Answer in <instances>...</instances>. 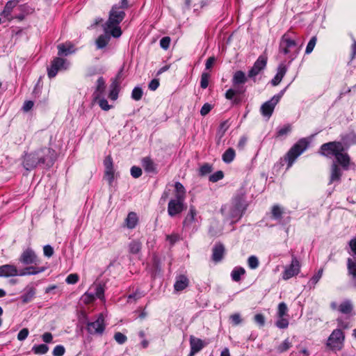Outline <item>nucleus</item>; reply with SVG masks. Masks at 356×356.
Here are the masks:
<instances>
[{"instance_id": "f257e3e1", "label": "nucleus", "mask_w": 356, "mask_h": 356, "mask_svg": "<svg viewBox=\"0 0 356 356\" xmlns=\"http://www.w3.org/2000/svg\"><path fill=\"white\" fill-rule=\"evenodd\" d=\"M129 7L128 0H121L120 4H115L112 6L108 19L103 25L104 33H110L113 38L120 37L122 31L119 25L125 17L124 10Z\"/></svg>"}, {"instance_id": "f03ea898", "label": "nucleus", "mask_w": 356, "mask_h": 356, "mask_svg": "<svg viewBox=\"0 0 356 356\" xmlns=\"http://www.w3.org/2000/svg\"><path fill=\"white\" fill-rule=\"evenodd\" d=\"M344 146L340 142H330L321 147V154L325 156H334L337 161L345 169H348L350 164V157L344 152Z\"/></svg>"}, {"instance_id": "7ed1b4c3", "label": "nucleus", "mask_w": 356, "mask_h": 356, "mask_svg": "<svg viewBox=\"0 0 356 356\" xmlns=\"http://www.w3.org/2000/svg\"><path fill=\"white\" fill-rule=\"evenodd\" d=\"M54 151L50 148L44 147L30 154H26L24 156L23 166L27 170H31L40 163H44L48 161L49 157L53 155Z\"/></svg>"}, {"instance_id": "20e7f679", "label": "nucleus", "mask_w": 356, "mask_h": 356, "mask_svg": "<svg viewBox=\"0 0 356 356\" xmlns=\"http://www.w3.org/2000/svg\"><path fill=\"white\" fill-rule=\"evenodd\" d=\"M245 209L244 200L241 197L235 198L229 204L221 208V213L232 220H238Z\"/></svg>"}, {"instance_id": "39448f33", "label": "nucleus", "mask_w": 356, "mask_h": 356, "mask_svg": "<svg viewBox=\"0 0 356 356\" xmlns=\"http://www.w3.org/2000/svg\"><path fill=\"white\" fill-rule=\"evenodd\" d=\"M308 147V142L305 138L299 140L288 152L286 159L288 161V167L290 168L294 161L300 156Z\"/></svg>"}, {"instance_id": "423d86ee", "label": "nucleus", "mask_w": 356, "mask_h": 356, "mask_svg": "<svg viewBox=\"0 0 356 356\" xmlns=\"http://www.w3.org/2000/svg\"><path fill=\"white\" fill-rule=\"evenodd\" d=\"M345 336L340 329L334 330L327 339V346L332 350H339L343 346Z\"/></svg>"}, {"instance_id": "0eeeda50", "label": "nucleus", "mask_w": 356, "mask_h": 356, "mask_svg": "<svg viewBox=\"0 0 356 356\" xmlns=\"http://www.w3.org/2000/svg\"><path fill=\"white\" fill-rule=\"evenodd\" d=\"M282 95V92L280 95L273 96L269 101L266 102L261 105L260 111L263 116L267 118L268 119L270 118L273 113L275 106L279 102Z\"/></svg>"}, {"instance_id": "6e6552de", "label": "nucleus", "mask_w": 356, "mask_h": 356, "mask_svg": "<svg viewBox=\"0 0 356 356\" xmlns=\"http://www.w3.org/2000/svg\"><path fill=\"white\" fill-rule=\"evenodd\" d=\"M184 202V200H181L177 197L171 200L168 206V213L169 216L173 217L181 213L185 209Z\"/></svg>"}, {"instance_id": "1a4fd4ad", "label": "nucleus", "mask_w": 356, "mask_h": 356, "mask_svg": "<svg viewBox=\"0 0 356 356\" xmlns=\"http://www.w3.org/2000/svg\"><path fill=\"white\" fill-rule=\"evenodd\" d=\"M19 261L24 265L38 264L39 260L35 252L31 249L27 248L21 254Z\"/></svg>"}, {"instance_id": "9d476101", "label": "nucleus", "mask_w": 356, "mask_h": 356, "mask_svg": "<svg viewBox=\"0 0 356 356\" xmlns=\"http://www.w3.org/2000/svg\"><path fill=\"white\" fill-rule=\"evenodd\" d=\"M300 265L298 260L296 257H293L291 264L286 267L283 272L282 278L287 280L298 275L300 272Z\"/></svg>"}, {"instance_id": "9b49d317", "label": "nucleus", "mask_w": 356, "mask_h": 356, "mask_svg": "<svg viewBox=\"0 0 356 356\" xmlns=\"http://www.w3.org/2000/svg\"><path fill=\"white\" fill-rule=\"evenodd\" d=\"M104 328V318L102 314H99L95 321L88 324V330L90 334H102Z\"/></svg>"}, {"instance_id": "f8f14e48", "label": "nucleus", "mask_w": 356, "mask_h": 356, "mask_svg": "<svg viewBox=\"0 0 356 356\" xmlns=\"http://www.w3.org/2000/svg\"><path fill=\"white\" fill-rule=\"evenodd\" d=\"M267 63V58L264 56H260L254 63L252 67L248 72V76L253 78L256 76L262 70H264Z\"/></svg>"}, {"instance_id": "ddd939ff", "label": "nucleus", "mask_w": 356, "mask_h": 356, "mask_svg": "<svg viewBox=\"0 0 356 356\" xmlns=\"http://www.w3.org/2000/svg\"><path fill=\"white\" fill-rule=\"evenodd\" d=\"M65 63V60L58 57L55 58L51 62V66L48 68V76L53 78L56 75L59 70L66 69Z\"/></svg>"}, {"instance_id": "4468645a", "label": "nucleus", "mask_w": 356, "mask_h": 356, "mask_svg": "<svg viewBox=\"0 0 356 356\" xmlns=\"http://www.w3.org/2000/svg\"><path fill=\"white\" fill-rule=\"evenodd\" d=\"M296 45V41L291 39L287 33H285L281 38L280 50L283 54H287L290 51L289 49L295 47Z\"/></svg>"}, {"instance_id": "2eb2a0df", "label": "nucleus", "mask_w": 356, "mask_h": 356, "mask_svg": "<svg viewBox=\"0 0 356 356\" xmlns=\"http://www.w3.org/2000/svg\"><path fill=\"white\" fill-rule=\"evenodd\" d=\"M104 164L105 166V178L111 184L114 179V170L113 160L111 156L106 157Z\"/></svg>"}, {"instance_id": "dca6fc26", "label": "nucleus", "mask_w": 356, "mask_h": 356, "mask_svg": "<svg viewBox=\"0 0 356 356\" xmlns=\"http://www.w3.org/2000/svg\"><path fill=\"white\" fill-rule=\"evenodd\" d=\"M19 275L17 268L14 265L6 264L0 266V277Z\"/></svg>"}, {"instance_id": "f3484780", "label": "nucleus", "mask_w": 356, "mask_h": 356, "mask_svg": "<svg viewBox=\"0 0 356 356\" xmlns=\"http://www.w3.org/2000/svg\"><path fill=\"white\" fill-rule=\"evenodd\" d=\"M120 72L117 75L116 79L111 83L110 85L111 91L108 95V97L115 101L118 99V93L120 91V82L118 81V79H120Z\"/></svg>"}, {"instance_id": "a211bd4d", "label": "nucleus", "mask_w": 356, "mask_h": 356, "mask_svg": "<svg viewBox=\"0 0 356 356\" xmlns=\"http://www.w3.org/2000/svg\"><path fill=\"white\" fill-rule=\"evenodd\" d=\"M189 284V280L186 276L180 275L177 277L176 281L174 284L175 290L177 291H181L185 289Z\"/></svg>"}, {"instance_id": "6ab92c4d", "label": "nucleus", "mask_w": 356, "mask_h": 356, "mask_svg": "<svg viewBox=\"0 0 356 356\" xmlns=\"http://www.w3.org/2000/svg\"><path fill=\"white\" fill-rule=\"evenodd\" d=\"M19 3L18 0H12L9 1L6 3L3 11L1 15L6 18L8 20H11L10 15L13 10V8L17 5Z\"/></svg>"}, {"instance_id": "aec40b11", "label": "nucleus", "mask_w": 356, "mask_h": 356, "mask_svg": "<svg viewBox=\"0 0 356 356\" xmlns=\"http://www.w3.org/2000/svg\"><path fill=\"white\" fill-rule=\"evenodd\" d=\"M105 81L102 77H99L97 81L96 89L93 93L94 101L98 100L105 90Z\"/></svg>"}, {"instance_id": "412c9836", "label": "nucleus", "mask_w": 356, "mask_h": 356, "mask_svg": "<svg viewBox=\"0 0 356 356\" xmlns=\"http://www.w3.org/2000/svg\"><path fill=\"white\" fill-rule=\"evenodd\" d=\"M142 165L144 170L148 173L156 174L157 172L156 165L149 157L143 159Z\"/></svg>"}, {"instance_id": "4be33fe9", "label": "nucleus", "mask_w": 356, "mask_h": 356, "mask_svg": "<svg viewBox=\"0 0 356 356\" xmlns=\"http://www.w3.org/2000/svg\"><path fill=\"white\" fill-rule=\"evenodd\" d=\"M286 72V68L284 65H280L278 67L277 72L275 77L272 79L271 83L273 86H277L278 85L282 79H283L284 76L285 75Z\"/></svg>"}, {"instance_id": "5701e85b", "label": "nucleus", "mask_w": 356, "mask_h": 356, "mask_svg": "<svg viewBox=\"0 0 356 356\" xmlns=\"http://www.w3.org/2000/svg\"><path fill=\"white\" fill-rule=\"evenodd\" d=\"M225 248L222 245H216L213 249L212 258L216 262L220 261L223 257Z\"/></svg>"}, {"instance_id": "b1692460", "label": "nucleus", "mask_w": 356, "mask_h": 356, "mask_svg": "<svg viewBox=\"0 0 356 356\" xmlns=\"http://www.w3.org/2000/svg\"><path fill=\"white\" fill-rule=\"evenodd\" d=\"M341 176V169L338 166V165L334 162L331 167V175H330V181L332 183L335 181H339Z\"/></svg>"}, {"instance_id": "393cba45", "label": "nucleus", "mask_w": 356, "mask_h": 356, "mask_svg": "<svg viewBox=\"0 0 356 356\" xmlns=\"http://www.w3.org/2000/svg\"><path fill=\"white\" fill-rule=\"evenodd\" d=\"M73 44L70 42H66L65 44H60L58 45V55H68L74 52Z\"/></svg>"}, {"instance_id": "a878e982", "label": "nucleus", "mask_w": 356, "mask_h": 356, "mask_svg": "<svg viewBox=\"0 0 356 356\" xmlns=\"http://www.w3.org/2000/svg\"><path fill=\"white\" fill-rule=\"evenodd\" d=\"M196 216V211L193 207H191L189 213L185 218L183 222L184 227H189L191 224L195 221Z\"/></svg>"}, {"instance_id": "bb28decb", "label": "nucleus", "mask_w": 356, "mask_h": 356, "mask_svg": "<svg viewBox=\"0 0 356 356\" xmlns=\"http://www.w3.org/2000/svg\"><path fill=\"white\" fill-rule=\"evenodd\" d=\"M190 343L192 353H197L203 348L202 341L194 337H191Z\"/></svg>"}, {"instance_id": "cd10ccee", "label": "nucleus", "mask_w": 356, "mask_h": 356, "mask_svg": "<svg viewBox=\"0 0 356 356\" xmlns=\"http://www.w3.org/2000/svg\"><path fill=\"white\" fill-rule=\"evenodd\" d=\"M353 306L350 300H345L341 302L338 307V310L344 314H350L353 312Z\"/></svg>"}, {"instance_id": "c85d7f7f", "label": "nucleus", "mask_w": 356, "mask_h": 356, "mask_svg": "<svg viewBox=\"0 0 356 356\" xmlns=\"http://www.w3.org/2000/svg\"><path fill=\"white\" fill-rule=\"evenodd\" d=\"M138 218L136 213L130 212L126 218V225L129 229H134L138 224Z\"/></svg>"}, {"instance_id": "c756f323", "label": "nucleus", "mask_w": 356, "mask_h": 356, "mask_svg": "<svg viewBox=\"0 0 356 356\" xmlns=\"http://www.w3.org/2000/svg\"><path fill=\"white\" fill-rule=\"evenodd\" d=\"M25 291V293L22 296V300L24 303H27L34 297L35 294V289L33 286H28Z\"/></svg>"}, {"instance_id": "7c9ffc66", "label": "nucleus", "mask_w": 356, "mask_h": 356, "mask_svg": "<svg viewBox=\"0 0 356 356\" xmlns=\"http://www.w3.org/2000/svg\"><path fill=\"white\" fill-rule=\"evenodd\" d=\"M45 270L44 267L35 268L30 266L25 268L22 272L19 273L20 276H24L27 275H36L39 273H42Z\"/></svg>"}, {"instance_id": "2f4dec72", "label": "nucleus", "mask_w": 356, "mask_h": 356, "mask_svg": "<svg viewBox=\"0 0 356 356\" xmlns=\"http://www.w3.org/2000/svg\"><path fill=\"white\" fill-rule=\"evenodd\" d=\"M247 78L245 74L242 71H236L232 79V82L234 85H238L246 82Z\"/></svg>"}, {"instance_id": "473e14b6", "label": "nucleus", "mask_w": 356, "mask_h": 356, "mask_svg": "<svg viewBox=\"0 0 356 356\" xmlns=\"http://www.w3.org/2000/svg\"><path fill=\"white\" fill-rule=\"evenodd\" d=\"M109 33H105L104 35H101L98 37L96 40V45L98 49H102L105 47L110 40Z\"/></svg>"}, {"instance_id": "72a5a7b5", "label": "nucleus", "mask_w": 356, "mask_h": 356, "mask_svg": "<svg viewBox=\"0 0 356 356\" xmlns=\"http://www.w3.org/2000/svg\"><path fill=\"white\" fill-rule=\"evenodd\" d=\"M142 243L139 241H133L129 245V252L131 254H138L140 252Z\"/></svg>"}, {"instance_id": "f704fd0d", "label": "nucleus", "mask_w": 356, "mask_h": 356, "mask_svg": "<svg viewBox=\"0 0 356 356\" xmlns=\"http://www.w3.org/2000/svg\"><path fill=\"white\" fill-rule=\"evenodd\" d=\"M175 187L177 193L176 197L181 200H184L186 191L184 186L180 182H176Z\"/></svg>"}, {"instance_id": "c9c22d12", "label": "nucleus", "mask_w": 356, "mask_h": 356, "mask_svg": "<svg viewBox=\"0 0 356 356\" xmlns=\"http://www.w3.org/2000/svg\"><path fill=\"white\" fill-rule=\"evenodd\" d=\"M348 269L349 273L353 275L354 284L356 286V261H353L352 259H348Z\"/></svg>"}, {"instance_id": "e433bc0d", "label": "nucleus", "mask_w": 356, "mask_h": 356, "mask_svg": "<svg viewBox=\"0 0 356 356\" xmlns=\"http://www.w3.org/2000/svg\"><path fill=\"white\" fill-rule=\"evenodd\" d=\"M235 157V151L232 148L227 149L222 155V160L225 163L232 162Z\"/></svg>"}, {"instance_id": "4c0bfd02", "label": "nucleus", "mask_w": 356, "mask_h": 356, "mask_svg": "<svg viewBox=\"0 0 356 356\" xmlns=\"http://www.w3.org/2000/svg\"><path fill=\"white\" fill-rule=\"evenodd\" d=\"M245 273L244 268L239 267L235 268L231 274L232 278L235 282H238L241 280V276L244 275Z\"/></svg>"}, {"instance_id": "58836bf2", "label": "nucleus", "mask_w": 356, "mask_h": 356, "mask_svg": "<svg viewBox=\"0 0 356 356\" xmlns=\"http://www.w3.org/2000/svg\"><path fill=\"white\" fill-rule=\"evenodd\" d=\"M32 350L35 354L44 355L48 352L49 347L45 344H40L38 346H34L32 348Z\"/></svg>"}, {"instance_id": "ea45409f", "label": "nucleus", "mask_w": 356, "mask_h": 356, "mask_svg": "<svg viewBox=\"0 0 356 356\" xmlns=\"http://www.w3.org/2000/svg\"><path fill=\"white\" fill-rule=\"evenodd\" d=\"M94 289L95 291V297H97L99 299L104 298V289L100 284H93L90 289Z\"/></svg>"}, {"instance_id": "a19ab883", "label": "nucleus", "mask_w": 356, "mask_h": 356, "mask_svg": "<svg viewBox=\"0 0 356 356\" xmlns=\"http://www.w3.org/2000/svg\"><path fill=\"white\" fill-rule=\"evenodd\" d=\"M292 346L291 341L289 339H286L278 347L277 351L279 353H283L289 350Z\"/></svg>"}, {"instance_id": "79ce46f5", "label": "nucleus", "mask_w": 356, "mask_h": 356, "mask_svg": "<svg viewBox=\"0 0 356 356\" xmlns=\"http://www.w3.org/2000/svg\"><path fill=\"white\" fill-rule=\"evenodd\" d=\"M272 216L275 219H280L283 213L282 209L278 205H274L272 208Z\"/></svg>"}, {"instance_id": "37998d69", "label": "nucleus", "mask_w": 356, "mask_h": 356, "mask_svg": "<svg viewBox=\"0 0 356 356\" xmlns=\"http://www.w3.org/2000/svg\"><path fill=\"white\" fill-rule=\"evenodd\" d=\"M210 78V75L207 72H203L201 76V81H200V86L201 88L205 89L209 86V80Z\"/></svg>"}, {"instance_id": "c03bdc74", "label": "nucleus", "mask_w": 356, "mask_h": 356, "mask_svg": "<svg viewBox=\"0 0 356 356\" xmlns=\"http://www.w3.org/2000/svg\"><path fill=\"white\" fill-rule=\"evenodd\" d=\"M143 94V92L142 89L139 87H136L132 90L131 97L134 100L138 101L142 98Z\"/></svg>"}, {"instance_id": "a18cd8bd", "label": "nucleus", "mask_w": 356, "mask_h": 356, "mask_svg": "<svg viewBox=\"0 0 356 356\" xmlns=\"http://www.w3.org/2000/svg\"><path fill=\"white\" fill-rule=\"evenodd\" d=\"M316 41H317L316 36H313L310 39V40L309 41L307 45L306 50H305V53L307 54H310L313 51V49L316 45Z\"/></svg>"}, {"instance_id": "49530a36", "label": "nucleus", "mask_w": 356, "mask_h": 356, "mask_svg": "<svg viewBox=\"0 0 356 356\" xmlns=\"http://www.w3.org/2000/svg\"><path fill=\"white\" fill-rule=\"evenodd\" d=\"M248 266L252 269H255L259 266V260L257 257L251 256L248 259Z\"/></svg>"}, {"instance_id": "de8ad7c7", "label": "nucleus", "mask_w": 356, "mask_h": 356, "mask_svg": "<svg viewBox=\"0 0 356 356\" xmlns=\"http://www.w3.org/2000/svg\"><path fill=\"white\" fill-rule=\"evenodd\" d=\"M287 306L284 302H281L278 305L277 316L278 317H282L286 314Z\"/></svg>"}, {"instance_id": "09e8293b", "label": "nucleus", "mask_w": 356, "mask_h": 356, "mask_svg": "<svg viewBox=\"0 0 356 356\" xmlns=\"http://www.w3.org/2000/svg\"><path fill=\"white\" fill-rule=\"evenodd\" d=\"M223 178V172L222 171H217L209 177V181L211 182H216Z\"/></svg>"}, {"instance_id": "8fccbe9b", "label": "nucleus", "mask_w": 356, "mask_h": 356, "mask_svg": "<svg viewBox=\"0 0 356 356\" xmlns=\"http://www.w3.org/2000/svg\"><path fill=\"white\" fill-rule=\"evenodd\" d=\"M278 318L279 319L276 322L277 327H278L279 328L287 327L289 325V321L286 318H284V316Z\"/></svg>"}, {"instance_id": "3c124183", "label": "nucleus", "mask_w": 356, "mask_h": 356, "mask_svg": "<svg viewBox=\"0 0 356 356\" xmlns=\"http://www.w3.org/2000/svg\"><path fill=\"white\" fill-rule=\"evenodd\" d=\"M65 352V348L61 346L58 345L56 346L54 350H53V355L54 356H63Z\"/></svg>"}, {"instance_id": "603ef678", "label": "nucleus", "mask_w": 356, "mask_h": 356, "mask_svg": "<svg viewBox=\"0 0 356 356\" xmlns=\"http://www.w3.org/2000/svg\"><path fill=\"white\" fill-rule=\"evenodd\" d=\"M114 339L119 344H123L127 339V337L121 332H116Z\"/></svg>"}, {"instance_id": "864d4df0", "label": "nucleus", "mask_w": 356, "mask_h": 356, "mask_svg": "<svg viewBox=\"0 0 356 356\" xmlns=\"http://www.w3.org/2000/svg\"><path fill=\"white\" fill-rule=\"evenodd\" d=\"M83 300L86 304H89L94 301L95 297V295L88 292H86L82 296Z\"/></svg>"}, {"instance_id": "5fc2aeb1", "label": "nucleus", "mask_w": 356, "mask_h": 356, "mask_svg": "<svg viewBox=\"0 0 356 356\" xmlns=\"http://www.w3.org/2000/svg\"><path fill=\"white\" fill-rule=\"evenodd\" d=\"M79 280V275L76 273L69 275L66 278V282L70 284H76Z\"/></svg>"}, {"instance_id": "6e6d98bb", "label": "nucleus", "mask_w": 356, "mask_h": 356, "mask_svg": "<svg viewBox=\"0 0 356 356\" xmlns=\"http://www.w3.org/2000/svg\"><path fill=\"white\" fill-rule=\"evenodd\" d=\"M131 175L134 178H138L142 175V170L140 168L137 166H133L131 168Z\"/></svg>"}, {"instance_id": "4d7b16f0", "label": "nucleus", "mask_w": 356, "mask_h": 356, "mask_svg": "<svg viewBox=\"0 0 356 356\" xmlns=\"http://www.w3.org/2000/svg\"><path fill=\"white\" fill-rule=\"evenodd\" d=\"M212 171V168L209 164L203 165L200 169V173L202 176L206 175Z\"/></svg>"}, {"instance_id": "13d9d810", "label": "nucleus", "mask_w": 356, "mask_h": 356, "mask_svg": "<svg viewBox=\"0 0 356 356\" xmlns=\"http://www.w3.org/2000/svg\"><path fill=\"white\" fill-rule=\"evenodd\" d=\"M98 99V104L102 110L108 111L111 108V106L108 104L106 99L100 98Z\"/></svg>"}, {"instance_id": "bf43d9fd", "label": "nucleus", "mask_w": 356, "mask_h": 356, "mask_svg": "<svg viewBox=\"0 0 356 356\" xmlns=\"http://www.w3.org/2000/svg\"><path fill=\"white\" fill-rule=\"evenodd\" d=\"M170 41L171 40L170 37H163L160 40V45L163 49H168L169 48Z\"/></svg>"}, {"instance_id": "052dcab7", "label": "nucleus", "mask_w": 356, "mask_h": 356, "mask_svg": "<svg viewBox=\"0 0 356 356\" xmlns=\"http://www.w3.org/2000/svg\"><path fill=\"white\" fill-rule=\"evenodd\" d=\"M29 333V330L27 328H23L18 333V334H17V339L19 341H24L28 337Z\"/></svg>"}, {"instance_id": "680f3d73", "label": "nucleus", "mask_w": 356, "mask_h": 356, "mask_svg": "<svg viewBox=\"0 0 356 356\" xmlns=\"http://www.w3.org/2000/svg\"><path fill=\"white\" fill-rule=\"evenodd\" d=\"M180 238V236L177 234H172L166 236V240L170 242L171 245L175 244Z\"/></svg>"}, {"instance_id": "e2e57ef3", "label": "nucleus", "mask_w": 356, "mask_h": 356, "mask_svg": "<svg viewBox=\"0 0 356 356\" xmlns=\"http://www.w3.org/2000/svg\"><path fill=\"white\" fill-rule=\"evenodd\" d=\"M43 252L44 254L47 257H50L54 254V249L49 245H46L44 246Z\"/></svg>"}, {"instance_id": "0e129e2a", "label": "nucleus", "mask_w": 356, "mask_h": 356, "mask_svg": "<svg viewBox=\"0 0 356 356\" xmlns=\"http://www.w3.org/2000/svg\"><path fill=\"white\" fill-rule=\"evenodd\" d=\"M212 106L211 104L206 103L203 105L200 110V114L203 116L207 115L211 110Z\"/></svg>"}, {"instance_id": "69168bd1", "label": "nucleus", "mask_w": 356, "mask_h": 356, "mask_svg": "<svg viewBox=\"0 0 356 356\" xmlns=\"http://www.w3.org/2000/svg\"><path fill=\"white\" fill-rule=\"evenodd\" d=\"M291 126L289 124L286 125L284 127L281 128L278 131L277 136H281L287 134L288 133H289L291 131Z\"/></svg>"}, {"instance_id": "338daca9", "label": "nucleus", "mask_w": 356, "mask_h": 356, "mask_svg": "<svg viewBox=\"0 0 356 356\" xmlns=\"http://www.w3.org/2000/svg\"><path fill=\"white\" fill-rule=\"evenodd\" d=\"M322 274H323V269H320L318 270V273L312 277V279L310 280L311 283L312 284L315 285L321 279Z\"/></svg>"}, {"instance_id": "774afa93", "label": "nucleus", "mask_w": 356, "mask_h": 356, "mask_svg": "<svg viewBox=\"0 0 356 356\" xmlns=\"http://www.w3.org/2000/svg\"><path fill=\"white\" fill-rule=\"evenodd\" d=\"M254 321L261 326H263L265 323V318L264 315L261 314H257L254 316Z\"/></svg>"}]
</instances>
